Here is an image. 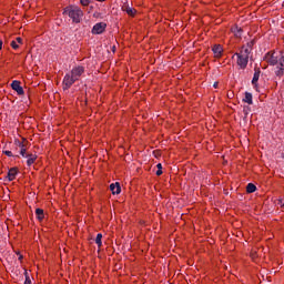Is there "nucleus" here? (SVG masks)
<instances>
[{
  "instance_id": "393cba45",
  "label": "nucleus",
  "mask_w": 284,
  "mask_h": 284,
  "mask_svg": "<svg viewBox=\"0 0 284 284\" xmlns=\"http://www.w3.org/2000/svg\"><path fill=\"white\" fill-rule=\"evenodd\" d=\"M24 284H32V281L30 280V277H26Z\"/></svg>"
},
{
  "instance_id": "6e6552de",
  "label": "nucleus",
  "mask_w": 284,
  "mask_h": 284,
  "mask_svg": "<svg viewBox=\"0 0 284 284\" xmlns=\"http://www.w3.org/2000/svg\"><path fill=\"white\" fill-rule=\"evenodd\" d=\"M213 54L216 59H220L221 54H223V47L221 44H215L212 49Z\"/></svg>"
},
{
  "instance_id": "4be33fe9",
  "label": "nucleus",
  "mask_w": 284,
  "mask_h": 284,
  "mask_svg": "<svg viewBox=\"0 0 284 284\" xmlns=\"http://www.w3.org/2000/svg\"><path fill=\"white\" fill-rule=\"evenodd\" d=\"M81 6H90V0H80Z\"/></svg>"
},
{
  "instance_id": "423d86ee",
  "label": "nucleus",
  "mask_w": 284,
  "mask_h": 284,
  "mask_svg": "<svg viewBox=\"0 0 284 284\" xmlns=\"http://www.w3.org/2000/svg\"><path fill=\"white\" fill-rule=\"evenodd\" d=\"M16 143L20 148L21 156L26 158V152L28 151V140L22 139V141H17Z\"/></svg>"
},
{
  "instance_id": "7ed1b4c3",
  "label": "nucleus",
  "mask_w": 284,
  "mask_h": 284,
  "mask_svg": "<svg viewBox=\"0 0 284 284\" xmlns=\"http://www.w3.org/2000/svg\"><path fill=\"white\" fill-rule=\"evenodd\" d=\"M64 12L72 19L73 23H81L83 11L79 7H69Z\"/></svg>"
},
{
  "instance_id": "c85d7f7f",
  "label": "nucleus",
  "mask_w": 284,
  "mask_h": 284,
  "mask_svg": "<svg viewBox=\"0 0 284 284\" xmlns=\"http://www.w3.org/2000/svg\"><path fill=\"white\" fill-rule=\"evenodd\" d=\"M21 258H23V255H20V256H19V261H21Z\"/></svg>"
},
{
  "instance_id": "0eeeda50",
  "label": "nucleus",
  "mask_w": 284,
  "mask_h": 284,
  "mask_svg": "<svg viewBox=\"0 0 284 284\" xmlns=\"http://www.w3.org/2000/svg\"><path fill=\"white\" fill-rule=\"evenodd\" d=\"M11 88L12 90H14V92H17V94H19L20 97L23 95V87L21 85V81L19 80H14L11 83Z\"/></svg>"
},
{
  "instance_id": "4468645a",
  "label": "nucleus",
  "mask_w": 284,
  "mask_h": 284,
  "mask_svg": "<svg viewBox=\"0 0 284 284\" xmlns=\"http://www.w3.org/2000/svg\"><path fill=\"white\" fill-rule=\"evenodd\" d=\"M244 103H247L248 105H252L253 101H252V93L246 92L245 93V98L243 99Z\"/></svg>"
},
{
  "instance_id": "f257e3e1",
  "label": "nucleus",
  "mask_w": 284,
  "mask_h": 284,
  "mask_svg": "<svg viewBox=\"0 0 284 284\" xmlns=\"http://www.w3.org/2000/svg\"><path fill=\"white\" fill-rule=\"evenodd\" d=\"M85 69L81 65L74 67L71 72L67 73L62 81V90H70L79 79L83 75Z\"/></svg>"
},
{
  "instance_id": "412c9836",
  "label": "nucleus",
  "mask_w": 284,
  "mask_h": 284,
  "mask_svg": "<svg viewBox=\"0 0 284 284\" xmlns=\"http://www.w3.org/2000/svg\"><path fill=\"white\" fill-rule=\"evenodd\" d=\"M11 48H13V50H19V42H17V41H12L11 42Z\"/></svg>"
},
{
  "instance_id": "a211bd4d",
  "label": "nucleus",
  "mask_w": 284,
  "mask_h": 284,
  "mask_svg": "<svg viewBox=\"0 0 284 284\" xmlns=\"http://www.w3.org/2000/svg\"><path fill=\"white\" fill-rule=\"evenodd\" d=\"M276 77H283L284 74V67L280 65L277 67V70L275 71Z\"/></svg>"
},
{
  "instance_id": "6ab92c4d",
  "label": "nucleus",
  "mask_w": 284,
  "mask_h": 284,
  "mask_svg": "<svg viewBox=\"0 0 284 284\" xmlns=\"http://www.w3.org/2000/svg\"><path fill=\"white\" fill-rule=\"evenodd\" d=\"M101 239H103V234L99 233L95 237V243H97L98 247H101V245H102Z\"/></svg>"
},
{
  "instance_id": "c756f323",
  "label": "nucleus",
  "mask_w": 284,
  "mask_h": 284,
  "mask_svg": "<svg viewBox=\"0 0 284 284\" xmlns=\"http://www.w3.org/2000/svg\"><path fill=\"white\" fill-rule=\"evenodd\" d=\"M98 1H105V0H98Z\"/></svg>"
},
{
  "instance_id": "cd10ccee",
  "label": "nucleus",
  "mask_w": 284,
  "mask_h": 284,
  "mask_svg": "<svg viewBox=\"0 0 284 284\" xmlns=\"http://www.w3.org/2000/svg\"><path fill=\"white\" fill-rule=\"evenodd\" d=\"M214 88H219V83L217 82L214 83Z\"/></svg>"
},
{
  "instance_id": "dca6fc26",
  "label": "nucleus",
  "mask_w": 284,
  "mask_h": 284,
  "mask_svg": "<svg viewBox=\"0 0 284 284\" xmlns=\"http://www.w3.org/2000/svg\"><path fill=\"white\" fill-rule=\"evenodd\" d=\"M256 190V185H254L253 183H248L246 186V192L247 194H253V192Z\"/></svg>"
},
{
  "instance_id": "1a4fd4ad",
  "label": "nucleus",
  "mask_w": 284,
  "mask_h": 284,
  "mask_svg": "<svg viewBox=\"0 0 284 284\" xmlns=\"http://www.w3.org/2000/svg\"><path fill=\"white\" fill-rule=\"evenodd\" d=\"M122 10L124 12H126V14H129V17H134L136 14V9H134V8H132V7L128 6V4H124L122 7Z\"/></svg>"
},
{
  "instance_id": "9b49d317",
  "label": "nucleus",
  "mask_w": 284,
  "mask_h": 284,
  "mask_svg": "<svg viewBox=\"0 0 284 284\" xmlns=\"http://www.w3.org/2000/svg\"><path fill=\"white\" fill-rule=\"evenodd\" d=\"M110 190L112 194H121V185L119 184V182H116L115 184H111Z\"/></svg>"
},
{
  "instance_id": "f3484780",
  "label": "nucleus",
  "mask_w": 284,
  "mask_h": 284,
  "mask_svg": "<svg viewBox=\"0 0 284 284\" xmlns=\"http://www.w3.org/2000/svg\"><path fill=\"white\" fill-rule=\"evenodd\" d=\"M233 32H234V36L239 38H241V34H243V29L239 28V27H235L232 29Z\"/></svg>"
},
{
  "instance_id": "2eb2a0df",
  "label": "nucleus",
  "mask_w": 284,
  "mask_h": 284,
  "mask_svg": "<svg viewBox=\"0 0 284 284\" xmlns=\"http://www.w3.org/2000/svg\"><path fill=\"white\" fill-rule=\"evenodd\" d=\"M260 77H261V70L255 71L253 80H252L253 85H256V83H258Z\"/></svg>"
},
{
  "instance_id": "b1692460",
  "label": "nucleus",
  "mask_w": 284,
  "mask_h": 284,
  "mask_svg": "<svg viewBox=\"0 0 284 284\" xmlns=\"http://www.w3.org/2000/svg\"><path fill=\"white\" fill-rule=\"evenodd\" d=\"M3 154H6V156H12V151H4Z\"/></svg>"
},
{
  "instance_id": "39448f33",
  "label": "nucleus",
  "mask_w": 284,
  "mask_h": 284,
  "mask_svg": "<svg viewBox=\"0 0 284 284\" xmlns=\"http://www.w3.org/2000/svg\"><path fill=\"white\" fill-rule=\"evenodd\" d=\"M106 27L108 24H105V22L97 23L95 26H93L91 32L92 34H103V32H105Z\"/></svg>"
},
{
  "instance_id": "aec40b11",
  "label": "nucleus",
  "mask_w": 284,
  "mask_h": 284,
  "mask_svg": "<svg viewBox=\"0 0 284 284\" xmlns=\"http://www.w3.org/2000/svg\"><path fill=\"white\" fill-rule=\"evenodd\" d=\"M158 171H156V176H161V174H163V165L161 163H159L156 165Z\"/></svg>"
},
{
  "instance_id": "f8f14e48",
  "label": "nucleus",
  "mask_w": 284,
  "mask_h": 284,
  "mask_svg": "<svg viewBox=\"0 0 284 284\" xmlns=\"http://www.w3.org/2000/svg\"><path fill=\"white\" fill-rule=\"evenodd\" d=\"M27 158V165L30 168V165H33L34 161H37V155L34 154H30V155H27L24 156Z\"/></svg>"
},
{
  "instance_id": "ddd939ff",
  "label": "nucleus",
  "mask_w": 284,
  "mask_h": 284,
  "mask_svg": "<svg viewBox=\"0 0 284 284\" xmlns=\"http://www.w3.org/2000/svg\"><path fill=\"white\" fill-rule=\"evenodd\" d=\"M36 216H37L38 221H42L43 219H45V214L43 213L42 209L36 210Z\"/></svg>"
},
{
  "instance_id": "f03ea898",
  "label": "nucleus",
  "mask_w": 284,
  "mask_h": 284,
  "mask_svg": "<svg viewBox=\"0 0 284 284\" xmlns=\"http://www.w3.org/2000/svg\"><path fill=\"white\" fill-rule=\"evenodd\" d=\"M250 52H252L251 47H242L240 52L235 53V57H237L236 63L241 70H245V68H247V63L250 62Z\"/></svg>"
},
{
  "instance_id": "bb28decb",
  "label": "nucleus",
  "mask_w": 284,
  "mask_h": 284,
  "mask_svg": "<svg viewBox=\"0 0 284 284\" xmlns=\"http://www.w3.org/2000/svg\"><path fill=\"white\" fill-rule=\"evenodd\" d=\"M3 48V41L0 40V50Z\"/></svg>"
},
{
  "instance_id": "a878e982",
  "label": "nucleus",
  "mask_w": 284,
  "mask_h": 284,
  "mask_svg": "<svg viewBox=\"0 0 284 284\" xmlns=\"http://www.w3.org/2000/svg\"><path fill=\"white\" fill-rule=\"evenodd\" d=\"M16 43H23V39L17 38V39H16Z\"/></svg>"
},
{
  "instance_id": "5701e85b",
  "label": "nucleus",
  "mask_w": 284,
  "mask_h": 284,
  "mask_svg": "<svg viewBox=\"0 0 284 284\" xmlns=\"http://www.w3.org/2000/svg\"><path fill=\"white\" fill-rule=\"evenodd\" d=\"M280 65H282V68H284V52L282 53V57L280 59Z\"/></svg>"
},
{
  "instance_id": "20e7f679",
  "label": "nucleus",
  "mask_w": 284,
  "mask_h": 284,
  "mask_svg": "<svg viewBox=\"0 0 284 284\" xmlns=\"http://www.w3.org/2000/svg\"><path fill=\"white\" fill-rule=\"evenodd\" d=\"M264 59L266 63H270V65H276L280 62L278 55H276V52L267 53Z\"/></svg>"
},
{
  "instance_id": "9d476101",
  "label": "nucleus",
  "mask_w": 284,
  "mask_h": 284,
  "mask_svg": "<svg viewBox=\"0 0 284 284\" xmlns=\"http://www.w3.org/2000/svg\"><path fill=\"white\" fill-rule=\"evenodd\" d=\"M18 172H19V171L17 170V168L10 169L9 172H8L7 179H8L9 181H14V180L17 179Z\"/></svg>"
}]
</instances>
